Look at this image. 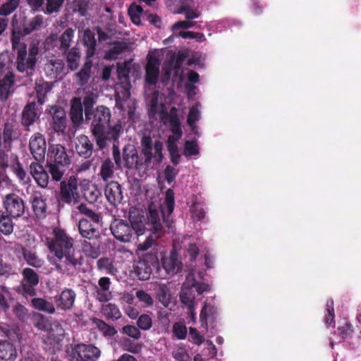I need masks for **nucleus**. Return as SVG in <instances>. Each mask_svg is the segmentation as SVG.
I'll use <instances>...</instances> for the list:
<instances>
[{"label": "nucleus", "mask_w": 361, "mask_h": 361, "mask_svg": "<svg viewBox=\"0 0 361 361\" xmlns=\"http://www.w3.org/2000/svg\"><path fill=\"white\" fill-rule=\"evenodd\" d=\"M102 313L107 319H118L121 316L118 307L111 303L104 305L102 307Z\"/></svg>", "instance_id": "nucleus-39"}, {"label": "nucleus", "mask_w": 361, "mask_h": 361, "mask_svg": "<svg viewBox=\"0 0 361 361\" xmlns=\"http://www.w3.org/2000/svg\"><path fill=\"white\" fill-rule=\"evenodd\" d=\"M200 105L196 104L192 106L189 111L188 116V123L191 127L192 130L195 132V122L198 121L200 118V112L199 110Z\"/></svg>", "instance_id": "nucleus-52"}, {"label": "nucleus", "mask_w": 361, "mask_h": 361, "mask_svg": "<svg viewBox=\"0 0 361 361\" xmlns=\"http://www.w3.org/2000/svg\"><path fill=\"white\" fill-rule=\"evenodd\" d=\"M12 66V56L8 51L0 53V73L9 74Z\"/></svg>", "instance_id": "nucleus-42"}, {"label": "nucleus", "mask_w": 361, "mask_h": 361, "mask_svg": "<svg viewBox=\"0 0 361 361\" xmlns=\"http://www.w3.org/2000/svg\"><path fill=\"white\" fill-rule=\"evenodd\" d=\"M161 58L159 51H149L145 66V81L149 85H156L159 75V65Z\"/></svg>", "instance_id": "nucleus-9"}, {"label": "nucleus", "mask_w": 361, "mask_h": 361, "mask_svg": "<svg viewBox=\"0 0 361 361\" xmlns=\"http://www.w3.org/2000/svg\"><path fill=\"white\" fill-rule=\"evenodd\" d=\"M13 230V224L8 216L0 212V231L4 235H10Z\"/></svg>", "instance_id": "nucleus-40"}, {"label": "nucleus", "mask_w": 361, "mask_h": 361, "mask_svg": "<svg viewBox=\"0 0 361 361\" xmlns=\"http://www.w3.org/2000/svg\"><path fill=\"white\" fill-rule=\"evenodd\" d=\"M92 322L95 327L98 329L104 336H112L117 333V331L114 326L108 325L100 319H94Z\"/></svg>", "instance_id": "nucleus-41"}, {"label": "nucleus", "mask_w": 361, "mask_h": 361, "mask_svg": "<svg viewBox=\"0 0 361 361\" xmlns=\"http://www.w3.org/2000/svg\"><path fill=\"white\" fill-rule=\"evenodd\" d=\"M130 66V61L118 64L117 66L118 76L121 80H123L122 84L118 85L116 90L117 99H126L130 97V84L128 78V75Z\"/></svg>", "instance_id": "nucleus-10"}, {"label": "nucleus", "mask_w": 361, "mask_h": 361, "mask_svg": "<svg viewBox=\"0 0 361 361\" xmlns=\"http://www.w3.org/2000/svg\"><path fill=\"white\" fill-rule=\"evenodd\" d=\"M204 278V274L196 269H191L187 276V286H190L195 288L198 294L208 293L211 290V286L209 283H202L200 281Z\"/></svg>", "instance_id": "nucleus-16"}, {"label": "nucleus", "mask_w": 361, "mask_h": 361, "mask_svg": "<svg viewBox=\"0 0 361 361\" xmlns=\"http://www.w3.org/2000/svg\"><path fill=\"white\" fill-rule=\"evenodd\" d=\"M36 92L38 102L42 104L45 102V96L51 90V85L49 82L39 80L36 84Z\"/></svg>", "instance_id": "nucleus-38"}, {"label": "nucleus", "mask_w": 361, "mask_h": 361, "mask_svg": "<svg viewBox=\"0 0 361 361\" xmlns=\"http://www.w3.org/2000/svg\"><path fill=\"white\" fill-rule=\"evenodd\" d=\"M47 245L49 261L59 271L69 274L75 269L78 261L71 252L73 243L63 231L54 229V238L48 239Z\"/></svg>", "instance_id": "nucleus-2"}, {"label": "nucleus", "mask_w": 361, "mask_h": 361, "mask_svg": "<svg viewBox=\"0 0 361 361\" xmlns=\"http://www.w3.org/2000/svg\"><path fill=\"white\" fill-rule=\"evenodd\" d=\"M30 149L37 161L43 160L46 152V141L44 137L39 133L32 135L30 140Z\"/></svg>", "instance_id": "nucleus-18"}, {"label": "nucleus", "mask_w": 361, "mask_h": 361, "mask_svg": "<svg viewBox=\"0 0 361 361\" xmlns=\"http://www.w3.org/2000/svg\"><path fill=\"white\" fill-rule=\"evenodd\" d=\"M82 41L84 45L87 47L86 58L89 59L94 56L96 45L94 35L90 30L87 29L83 31Z\"/></svg>", "instance_id": "nucleus-35"}, {"label": "nucleus", "mask_w": 361, "mask_h": 361, "mask_svg": "<svg viewBox=\"0 0 361 361\" xmlns=\"http://www.w3.org/2000/svg\"><path fill=\"white\" fill-rule=\"evenodd\" d=\"M97 267L99 270L109 274H116L117 270L114 267L111 259L108 258H101L97 262Z\"/></svg>", "instance_id": "nucleus-45"}, {"label": "nucleus", "mask_w": 361, "mask_h": 361, "mask_svg": "<svg viewBox=\"0 0 361 361\" xmlns=\"http://www.w3.org/2000/svg\"><path fill=\"white\" fill-rule=\"evenodd\" d=\"M39 116V114L36 109L35 102L28 104L24 109L23 112L22 122L25 126H30L33 124Z\"/></svg>", "instance_id": "nucleus-33"}, {"label": "nucleus", "mask_w": 361, "mask_h": 361, "mask_svg": "<svg viewBox=\"0 0 361 361\" xmlns=\"http://www.w3.org/2000/svg\"><path fill=\"white\" fill-rule=\"evenodd\" d=\"M39 54L37 43H35L29 48L28 53L26 49H21L17 51L16 68L19 72L30 75L34 71L37 63V56Z\"/></svg>", "instance_id": "nucleus-5"}, {"label": "nucleus", "mask_w": 361, "mask_h": 361, "mask_svg": "<svg viewBox=\"0 0 361 361\" xmlns=\"http://www.w3.org/2000/svg\"><path fill=\"white\" fill-rule=\"evenodd\" d=\"M176 109H171L170 115L166 111V106L162 104L161 97L159 93L153 94L150 104V112L158 116L165 124L171 127L172 135L169 136L167 147L171 157V161L174 164L178 163L180 157L178 150V142L182 136V130L180 126L179 120L176 115Z\"/></svg>", "instance_id": "nucleus-3"}, {"label": "nucleus", "mask_w": 361, "mask_h": 361, "mask_svg": "<svg viewBox=\"0 0 361 361\" xmlns=\"http://www.w3.org/2000/svg\"><path fill=\"white\" fill-rule=\"evenodd\" d=\"M105 195L111 204H116L120 203L123 199L120 185L114 181L109 183L105 188Z\"/></svg>", "instance_id": "nucleus-28"}, {"label": "nucleus", "mask_w": 361, "mask_h": 361, "mask_svg": "<svg viewBox=\"0 0 361 361\" xmlns=\"http://www.w3.org/2000/svg\"><path fill=\"white\" fill-rule=\"evenodd\" d=\"M26 35L27 34H25V30H23V32H21L20 31L17 32L16 30L13 31L11 37V44L12 48L13 49L17 50V51H18L21 49H26L25 44L20 42L21 38Z\"/></svg>", "instance_id": "nucleus-50"}, {"label": "nucleus", "mask_w": 361, "mask_h": 361, "mask_svg": "<svg viewBox=\"0 0 361 361\" xmlns=\"http://www.w3.org/2000/svg\"><path fill=\"white\" fill-rule=\"evenodd\" d=\"M32 305L36 310L42 311L49 314H52L55 312V308L53 304L50 302L45 300L43 298H34L32 300Z\"/></svg>", "instance_id": "nucleus-36"}, {"label": "nucleus", "mask_w": 361, "mask_h": 361, "mask_svg": "<svg viewBox=\"0 0 361 361\" xmlns=\"http://www.w3.org/2000/svg\"><path fill=\"white\" fill-rule=\"evenodd\" d=\"M84 196L89 202L93 203L101 196V192L95 185L88 183V187L84 189Z\"/></svg>", "instance_id": "nucleus-47"}, {"label": "nucleus", "mask_w": 361, "mask_h": 361, "mask_svg": "<svg viewBox=\"0 0 361 361\" xmlns=\"http://www.w3.org/2000/svg\"><path fill=\"white\" fill-rule=\"evenodd\" d=\"M157 295L160 302H161L165 307H168L171 300V295L168 288L165 285L159 286V290Z\"/></svg>", "instance_id": "nucleus-58"}, {"label": "nucleus", "mask_w": 361, "mask_h": 361, "mask_svg": "<svg viewBox=\"0 0 361 361\" xmlns=\"http://www.w3.org/2000/svg\"><path fill=\"white\" fill-rule=\"evenodd\" d=\"M192 287L187 286V279L183 283L182 290L180 294V299L183 304L188 306L189 314L193 322L195 321V295L192 293Z\"/></svg>", "instance_id": "nucleus-19"}, {"label": "nucleus", "mask_w": 361, "mask_h": 361, "mask_svg": "<svg viewBox=\"0 0 361 361\" xmlns=\"http://www.w3.org/2000/svg\"><path fill=\"white\" fill-rule=\"evenodd\" d=\"M47 156V163H55L61 166L70 164L66 148L61 145H49Z\"/></svg>", "instance_id": "nucleus-14"}, {"label": "nucleus", "mask_w": 361, "mask_h": 361, "mask_svg": "<svg viewBox=\"0 0 361 361\" xmlns=\"http://www.w3.org/2000/svg\"><path fill=\"white\" fill-rule=\"evenodd\" d=\"M17 356L16 348L8 341H0V361H13Z\"/></svg>", "instance_id": "nucleus-31"}, {"label": "nucleus", "mask_w": 361, "mask_h": 361, "mask_svg": "<svg viewBox=\"0 0 361 361\" xmlns=\"http://www.w3.org/2000/svg\"><path fill=\"white\" fill-rule=\"evenodd\" d=\"M142 8L141 6L137 5H132L128 9L129 16L132 20V21L136 24L139 25L141 22V16L142 13Z\"/></svg>", "instance_id": "nucleus-55"}, {"label": "nucleus", "mask_w": 361, "mask_h": 361, "mask_svg": "<svg viewBox=\"0 0 361 361\" xmlns=\"http://www.w3.org/2000/svg\"><path fill=\"white\" fill-rule=\"evenodd\" d=\"M121 348L131 353L137 354L141 352L142 344L135 343L129 338H125L121 343Z\"/></svg>", "instance_id": "nucleus-48"}, {"label": "nucleus", "mask_w": 361, "mask_h": 361, "mask_svg": "<svg viewBox=\"0 0 361 361\" xmlns=\"http://www.w3.org/2000/svg\"><path fill=\"white\" fill-rule=\"evenodd\" d=\"M110 110L103 106L97 107L94 112L92 131L100 148L104 147L111 141L117 140L120 135L121 124L118 122L110 126Z\"/></svg>", "instance_id": "nucleus-4"}, {"label": "nucleus", "mask_w": 361, "mask_h": 361, "mask_svg": "<svg viewBox=\"0 0 361 361\" xmlns=\"http://www.w3.org/2000/svg\"><path fill=\"white\" fill-rule=\"evenodd\" d=\"M79 211L82 213L85 214L87 217H89L92 222L94 224H99L100 221V216L99 215L93 212L92 209H89L85 204H80L78 206Z\"/></svg>", "instance_id": "nucleus-61"}, {"label": "nucleus", "mask_w": 361, "mask_h": 361, "mask_svg": "<svg viewBox=\"0 0 361 361\" xmlns=\"http://www.w3.org/2000/svg\"><path fill=\"white\" fill-rule=\"evenodd\" d=\"M218 316L217 308L213 302V298L212 302L207 300L200 314V320L202 326L205 329L206 331L208 329V324L214 323Z\"/></svg>", "instance_id": "nucleus-17"}, {"label": "nucleus", "mask_w": 361, "mask_h": 361, "mask_svg": "<svg viewBox=\"0 0 361 361\" xmlns=\"http://www.w3.org/2000/svg\"><path fill=\"white\" fill-rule=\"evenodd\" d=\"M44 23L42 16H35L30 23L28 27L25 28V34H29L35 30L40 28Z\"/></svg>", "instance_id": "nucleus-64"}, {"label": "nucleus", "mask_w": 361, "mask_h": 361, "mask_svg": "<svg viewBox=\"0 0 361 361\" xmlns=\"http://www.w3.org/2000/svg\"><path fill=\"white\" fill-rule=\"evenodd\" d=\"M80 59V54L77 49L73 48L68 51L67 62L71 70L73 71L78 68Z\"/></svg>", "instance_id": "nucleus-44"}, {"label": "nucleus", "mask_w": 361, "mask_h": 361, "mask_svg": "<svg viewBox=\"0 0 361 361\" xmlns=\"http://www.w3.org/2000/svg\"><path fill=\"white\" fill-rule=\"evenodd\" d=\"M61 198L66 203L77 202L79 198L78 181L75 177H71L67 181L61 183Z\"/></svg>", "instance_id": "nucleus-13"}, {"label": "nucleus", "mask_w": 361, "mask_h": 361, "mask_svg": "<svg viewBox=\"0 0 361 361\" xmlns=\"http://www.w3.org/2000/svg\"><path fill=\"white\" fill-rule=\"evenodd\" d=\"M13 75L11 73L0 80V97L2 100H6L13 92Z\"/></svg>", "instance_id": "nucleus-32"}, {"label": "nucleus", "mask_w": 361, "mask_h": 361, "mask_svg": "<svg viewBox=\"0 0 361 361\" xmlns=\"http://www.w3.org/2000/svg\"><path fill=\"white\" fill-rule=\"evenodd\" d=\"M92 66V61L87 59V61L85 63L81 71L75 74L77 81L80 85H82L88 81Z\"/></svg>", "instance_id": "nucleus-37"}, {"label": "nucleus", "mask_w": 361, "mask_h": 361, "mask_svg": "<svg viewBox=\"0 0 361 361\" xmlns=\"http://www.w3.org/2000/svg\"><path fill=\"white\" fill-rule=\"evenodd\" d=\"M183 53L173 54L170 58L168 63L164 66V71L167 78L183 80V69L182 63L185 59Z\"/></svg>", "instance_id": "nucleus-11"}, {"label": "nucleus", "mask_w": 361, "mask_h": 361, "mask_svg": "<svg viewBox=\"0 0 361 361\" xmlns=\"http://www.w3.org/2000/svg\"><path fill=\"white\" fill-rule=\"evenodd\" d=\"M199 154V148L195 141H186L185 142L183 154L185 156H193Z\"/></svg>", "instance_id": "nucleus-63"}, {"label": "nucleus", "mask_w": 361, "mask_h": 361, "mask_svg": "<svg viewBox=\"0 0 361 361\" xmlns=\"http://www.w3.org/2000/svg\"><path fill=\"white\" fill-rule=\"evenodd\" d=\"M114 163L109 159H106L102 163L99 174L104 181L108 180L112 177L114 174Z\"/></svg>", "instance_id": "nucleus-46"}, {"label": "nucleus", "mask_w": 361, "mask_h": 361, "mask_svg": "<svg viewBox=\"0 0 361 361\" xmlns=\"http://www.w3.org/2000/svg\"><path fill=\"white\" fill-rule=\"evenodd\" d=\"M173 209L174 193L169 189L166 192L163 204L152 202L149 204L147 219L130 212L131 227L123 221H118L111 226V232L116 239L126 243L130 241L133 230L137 235V251H147L164 235L162 222H165L168 227L171 226L165 213L171 214Z\"/></svg>", "instance_id": "nucleus-1"}, {"label": "nucleus", "mask_w": 361, "mask_h": 361, "mask_svg": "<svg viewBox=\"0 0 361 361\" xmlns=\"http://www.w3.org/2000/svg\"><path fill=\"white\" fill-rule=\"evenodd\" d=\"M23 256L27 264L32 267H40L42 265V260L36 256L35 253L30 250H23Z\"/></svg>", "instance_id": "nucleus-54"}, {"label": "nucleus", "mask_w": 361, "mask_h": 361, "mask_svg": "<svg viewBox=\"0 0 361 361\" xmlns=\"http://www.w3.org/2000/svg\"><path fill=\"white\" fill-rule=\"evenodd\" d=\"M83 110L80 98H73L71 102V118L72 121L78 125L83 119Z\"/></svg>", "instance_id": "nucleus-34"}, {"label": "nucleus", "mask_w": 361, "mask_h": 361, "mask_svg": "<svg viewBox=\"0 0 361 361\" xmlns=\"http://www.w3.org/2000/svg\"><path fill=\"white\" fill-rule=\"evenodd\" d=\"M32 209L38 219H44L46 216L47 204L45 200L39 192H35L30 198Z\"/></svg>", "instance_id": "nucleus-26"}, {"label": "nucleus", "mask_w": 361, "mask_h": 361, "mask_svg": "<svg viewBox=\"0 0 361 361\" xmlns=\"http://www.w3.org/2000/svg\"><path fill=\"white\" fill-rule=\"evenodd\" d=\"M74 36V31L71 28L66 30L61 37V47L64 50H67L70 47L71 42Z\"/></svg>", "instance_id": "nucleus-59"}, {"label": "nucleus", "mask_w": 361, "mask_h": 361, "mask_svg": "<svg viewBox=\"0 0 361 361\" xmlns=\"http://www.w3.org/2000/svg\"><path fill=\"white\" fill-rule=\"evenodd\" d=\"M189 341L197 345H200L202 343L204 342V336L200 334L195 328L190 327Z\"/></svg>", "instance_id": "nucleus-62"}, {"label": "nucleus", "mask_w": 361, "mask_h": 361, "mask_svg": "<svg viewBox=\"0 0 361 361\" xmlns=\"http://www.w3.org/2000/svg\"><path fill=\"white\" fill-rule=\"evenodd\" d=\"M75 293L72 289H65L56 298L58 307L62 310H70L73 306L75 300Z\"/></svg>", "instance_id": "nucleus-29"}, {"label": "nucleus", "mask_w": 361, "mask_h": 361, "mask_svg": "<svg viewBox=\"0 0 361 361\" xmlns=\"http://www.w3.org/2000/svg\"><path fill=\"white\" fill-rule=\"evenodd\" d=\"M3 205L7 214L13 218L19 217L25 212L23 200L14 193L5 196L3 200Z\"/></svg>", "instance_id": "nucleus-12"}, {"label": "nucleus", "mask_w": 361, "mask_h": 361, "mask_svg": "<svg viewBox=\"0 0 361 361\" xmlns=\"http://www.w3.org/2000/svg\"><path fill=\"white\" fill-rule=\"evenodd\" d=\"M123 158L130 166L137 162V154L133 146L130 145L123 149Z\"/></svg>", "instance_id": "nucleus-51"}, {"label": "nucleus", "mask_w": 361, "mask_h": 361, "mask_svg": "<svg viewBox=\"0 0 361 361\" xmlns=\"http://www.w3.org/2000/svg\"><path fill=\"white\" fill-rule=\"evenodd\" d=\"M110 279L108 277H102L95 286V296L100 302L110 300L112 298V293L110 290Z\"/></svg>", "instance_id": "nucleus-22"}, {"label": "nucleus", "mask_w": 361, "mask_h": 361, "mask_svg": "<svg viewBox=\"0 0 361 361\" xmlns=\"http://www.w3.org/2000/svg\"><path fill=\"white\" fill-rule=\"evenodd\" d=\"M20 0H9L4 3L0 7V14L1 16H8L13 13L19 6Z\"/></svg>", "instance_id": "nucleus-53"}, {"label": "nucleus", "mask_w": 361, "mask_h": 361, "mask_svg": "<svg viewBox=\"0 0 361 361\" xmlns=\"http://www.w3.org/2000/svg\"><path fill=\"white\" fill-rule=\"evenodd\" d=\"M99 224L90 222L87 219H80L78 224L80 233L83 238L87 239L97 238L99 235Z\"/></svg>", "instance_id": "nucleus-24"}, {"label": "nucleus", "mask_w": 361, "mask_h": 361, "mask_svg": "<svg viewBox=\"0 0 361 361\" xmlns=\"http://www.w3.org/2000/svg\"><path fill=\"white\" fill-rule=\"evenodd\" d=\"M54 326L55 329H52V330L55 331L56 334L48 333L44 341L47 349L52 353L61 348V338L63 335V330L59 324H55Z\"/></svg>", "instance_id": "nucleus-20"}, {"label": "nucleus", "mask_w": 361, "mask_h": 361, "mask_svg": "<svg viewBox=\"0 0 361 361\" xmlns=\"http://www.w3.org/2000/svg\"><path fill=\"white\" fill-rule=\"evenodd\" d=\"M47 164L49 166V171L52 178L56 181H59L64 173V170L63 169V166H61L55 163Z\"/></svg>", "instance_id": "nucleus-57"}, {"label": "nucleus", "mask_w": 361, "mask_h": 361, "mask_svg": "<svg viewBox=\"0 0 361 361\" xmlns=\"http://www.w3.org/2000/svg\"><path fill=\"white\" fill-rule=\"evenodd\" d=\"M101 355L100 350L92 345L78 344L69 354L71 361H96Z\"/></svg>", "instance_id": "nucleus-8"}, {"label": "nucleus", "mask_w": 361, "mask_h": 361, "mask_svg": "<svg viewBox=\"0 0 361 361\" xmlns=\"http://www.w3.org/2000/svg\"><path fill=\"white\" fill-rule=\"evenodd\" d=\"M64 69V63L61 59H50L45 64L44 70L47 75L56 78Z\"/></svg>", "instance_id": "nucleus-30"}, {"label": "nucleus", "mask_w": 361, "mask_h": 361, "mask_svg": "<svg viewBox=\"0 0 361 361\" xmlns=\"http://www.w3.org/2000/svg\"><path fill=\"white\" fill-rule=\"evenodd\" d=\"M126 49L123 43H116L106 53L104 58L107 60H114Z\"/></svg>", "instance_id": "nucleus-49"}, {"label": "nucleus", "mask_w": 361, "mask_h": 361, "mask_svg": "<svg viewBox=\"0 0 361 361\" xmlns=\"http://www.w3.org/2000/svg\"><path fill=\"white\" fill-rule=\"evenodd\" d=\"M163 144L159 140L153 141L149 136H143L141 140V154L145 161L160 163L162 161Z\"/></svg>", "instance_id": "nucleus-6"}, {"label": "nucleus", "mask_w": 361, "mask_h": 361, "mask_svg": "<svg viewBox=\"0 0 361 361\" xmlns=\"http://www.w3.org/2000/svg\"><path fill=\"white\" fill-rule=\"evenodd\" d=\"M23 288L24 291L29 295H35V292L32 287L38 284V275L33 269L30 268L25 269L23 271Z\"/></svg>", "instance_id": "nucleus-23"}, {"label": "nucleus", "mask_w": 361, "mask_h": 361, "mask_svg": "<svg viewBox=\"0 0 361 361\" xmlns=\"http://www.w3.org/2000/svg\"><path fill=\"white\" fill-rule=\"evenodd\" d=\"M79 211L82 213L85 214L87 217H89L92 222L94 224H99L100 221V216L99 215L93 212L92 209H89L85 204H80L78 206Z\"/></svg>", "instance_id": "nucleus-60"}, {"label": "nucleus", "mask_w": 361, "mask_h": 361, "mask_svg": "<svg viewBox=\"0 0 361 361\" xmlns=\"http://www.w3.org/2000/svg\"><path fill=\"white\" fill-rule=\"evenodd\" d=\"M97 97V94L96 92H89V91L86 92V95L84 98V106H85V114L87 119H90V109L94 104L96 102V99Z\"/></svg>", "instance_id": "nucleus-43"}, {"label": "nucleus", "mask_w": 361, "mask_h": 361, "mask_svg": "<svg viewBox=\"0 0 361 361\" xmlns=\"http://www.w3.org/2000/svg\"><path fill=\"white\" fill-rule=\"evenodd\" d=\"M49 112L52 117V121L50 123L51 128L57 133H64L67 123L64 109L58 106H53Z\"/></svg>", "instance_id": "nucleus-15"}, {"label": "nucleus", "mask_w": 361, "mask_h": 361, "mask_svg": "<svg viewBox=\"0 0 361 361\" xmlns=\"http://www.w3.org/2000/svg\"><path fill=\"white\" fill-rule=\"evenodd\" d=\"M161 263L164 269L167 274H176L182 268V263L178 260L176 252H172L169 256L163 257Z\"/></svg>", "instance_id": "nucleus-27"}, {"label": "nucleus", "mask_w": 361, "mask_h": 361, "mask_svg": "<svg viewBox=\"0 0 361 361\" xmlns=\"http://www.w3.org/2000/svg\"><path fill=\"white\" fill-rule=\"evenodd\" d=\"M136 297L138 300L146 307H152L154 304L153 298L147 292L139 290L136 291Z\"/></svg>", "instance_id": "nucleus-56"}, {"label": "nucleus", "mask_w": 361, "mask_h": 361, "mask_svg": "<svg viewBox=\"0 0 361 361\" xmlns=\"http://www.w3.org/2000/svg\"><path fill=\"white\" fill-rule=\"evenodd\" d=\"M75 149L78 154L85 157L91 156L93 149V145L86 135H80L74 141Z\"/></svg>", "instance_id": "nucleus-25"}, {"label": "nucleus", "mask_w": 361, "mask_h": 361, "mask_svg": "<svg viewBox=\"0 0 361 361\" xmlns=\"http://www.w3.org/2000/svg\"><path fill=\"white\" fill-rule=\"evenodd\" d=\"M30 173L37 184L42 188H46L49 183V175L44 167L37 162L30 165Z\"/></svg>", "instance_id": "nucleus-21"}, {"label": "nucleus", "mask_w": 361, "mask_h": 361, "mask_svg": "<svg viewBox=\"0 0 361 361\" xmlns=\"http://www.w3.org/2000/svg\"><path fill=\"white\" fill-rule=\"evenodd\" d=\"M154 269L160 271L159 259L154 254L146 255L134 265V272L141 280L148 279Z\"/></svg>", "instance_id": "nucleus-7"}]
</instances>
